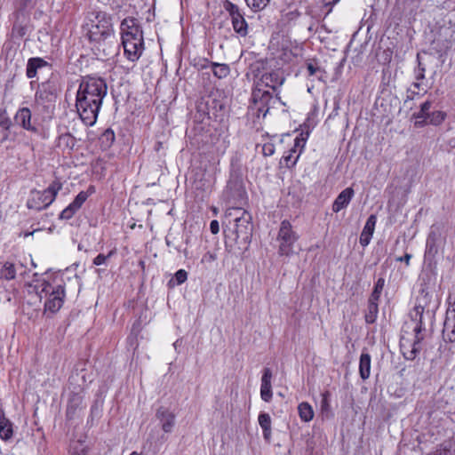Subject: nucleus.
<instances>
[{
    "instance_id": "nucleus-61",
    "label": "nucleus",
    "mask_w": 455,
    "mask_h": 455,
    "mask_svg": "<svg viewBox=\"0 0 455 455\" xmlns=\"http://www.w3.org/2000/svg\"><path fill=\"white\" fill-rule=\"evenodd\" d=\"M270 435H271V428H263V435H264V438L267 442L270 441Z\"/></svg>"
},
{
    "instance_id": "nucleus-19",
    "label": "nucleus",
    "mask_w": 455,
    "mask_h": 455,
    "mask_svg": "<svg viewBox=\"0 0 455 455\" xmlns=\"http://www.w3.org/2000/svg\"><path fill=\"white\" fill-rule=\"evenodd\" d=\"M45 67H51V64L40 57H33L28 59L26 68L27 77H36L37 75V71Z\"/></svg>"
},
{
    "instance_id": "nucleus-37",
    "label": "nucleus",
    "mask_w": 455,
    "mask_h": 455,
    "mask_svg": "<svg viewBox=\"0 0 455 455\" xmlns=\"http://www.w3.org/2000/svg\"><path fill=\"white\" fill-rule=\"evenodd\" d=\"M446 117V114L443 111H434L427 116L428 123L433 125L441 124Z\"/></svg>"
},
{
    "instance_id": "nucleus-49",
    "label": "nucleus",
    "mask_w": 455,
    "mask_h": 455,
    "mask_svg": "<svg viewBox=\"0 0 455 455\" xmlns=\"http://www.w3.org/2000/svg\"><path fill=\"white\" fill-rule=\"evenodd\" d=\"M13 435V428H0V437L4 440L8 441L12 437Z\"/></svg>"
},
{
    "instance_id": "nucleus-15",
    "label": "nucleus",
    "mask_w": 455,
    "mask_h": 455,
    "mask_svg": "<svg viewBox=\"0 0 455 455\" xmlns=\"http://www.w3.org/2000/svg\"><path fill=\"white\" fill-rule=\"evenodd\" d=\"M32 114L28 108H20L14 116L15 123L23 129L36 133L37 128L31 123Z\"/></svg>"
},
{
    "instance_id": "nucleus-60",
    "label": "nucleus",
    "mask_w": 455,
    "mask_h": 455,
    "mask_svg": "<svg viewBox=\"0 0 455 455\" xmlns=\"http://www.w3.org/2000/svg\"><path fill=\"white\" fill-rule=\"evenodd\" d=\"M447 311H452L451 316V322L455 324V301L453 304L448 308Z\"/></svg>"
},
{
    "instance_id": "nucleus-42",
    "label": "nucleus",
    "mask_w": 455,
    "mask_h": 455,
    "mask_svg": "<svg viewBox=\"0 0 455 455\" xmlns=\"http://www.w3.org/2000/svg\"><path fill=\"white\" fill-rule=\"evenodd\" d=\"M418 60V68L415 70V79L417 81H422L425 78V72L426 68L425 66L419 61V54L417 55Z\"/></svg>"
},
{
    "instance_id": "nucleus-16",
    "label": "nucleus",
    "mask_w": 455,
    "mask_h": 455,
    "mask_svg": "<svg viewBox=\"0 0 455 455\" xmlns=\"http://www.w3.org/2000/svg\"><path fill=\"white\" fill-rule=\"evenodd\" d=\"M354 196L355 191L352 188H347L342 190L332 204V211L337 213L347 208Z\"/></svg>"
},
{
    "instance_id": "nucleus-46",
    "label": "nucleus",
    "mask_w": 455,
    "mask_h": 455,
    "mask_svg": "<svg viewBox=\"0 0 455 455\" xmlns=\"http://www.w3.org/2000/svg\"><path fill=\"white\" fill-rule=\"evenodd\" d=\"M165 243L168 247H173L178 252L182 251L183 254L185 255V257L188 256V250L187 249L182 250L180 248V246L174 245L173 241L172 240L171 235H168L165 236Z\"/></svg>"
},
{
    "instance_id": "nucleus-62",
    "label": "nucleus",
    "mask_w": 455,
    "mask_h": 455,
    "mask_svg": "<svg viewBox=\"0 0 455 455\" xmlns=\"http://www.w3.org/2000/svg\"><path fill=\"white\" fill-rule=\"evenodd\" d=\"M407 99L408 100H413L414 95H419V92H416L415 91L408 90L407 91Z\"/></svg>"
},
{
    "instance_id": "nucleus-5",
    "label": "nucleus",
    "mask_w": 455,
    "mask_h": 455,
    "mask_svg": "<svg viewBox=\"0 0 455 455\" xmlns=\"http://www.w3.org/2000/svg\"><path fill=\"white\" fill-rule=\"evenodd\" d=\"M41 289L37 291L40 299L45 298L44 310L52 313L58 312L66 297L65 284L61 280L60 283L52 284L44 280L40 285Z\"/></svg>"
},
{
    "instance_id": "nucleus-24",
    "label": "nucleus",
    "mask_w": 455,
    "mask_h": 455,
    "mask_svg": "<svg viewBox=\"0 0 455 455\" xmlns=\"http://www.w3.org/2000/svg\"><path fill=\"white\" fill-rule=\"evenodd\" d=\"M76 138L69 132H67L59 136L57 146L59 148H61L63 150L67 149L68 151H71L76 146Z\"/></svg>"
},
{
    "instance_id": "nucleus-45",
    "label": "nucleus",
    "mask_w": 455,
    "mask_h": 455,
    "mask_svg": "<svg viewBox=\"0 0 455 455\" xmlns=\"http://www.w3.org/2000/svg\"><path fill=\"white\" fill-rule=\"evenodd\" d=\"M272 372L269 368H265L261 378V385L271 386Z\"/></svg>"
},
{
    "instance_id": "nucleus-41",
    "label": "nucleus",
    "mask_w": 455,
    "mask_h": 455,
    "mask_svg": "<svg viewBox=\"0 0 455 455\" xmlns=\"http://www.w3.org/2000/svg\"><path fill=\"white\" fill-rule=\"evenodd\" d=\"M114 254H116V250H111L107 255L99 254L93 259V264L95 266H100L106 264L107 260L111 258Z\"/></svg>"
},
{
    "instance_id": "nucleus-55",
    "label": "nucleus",
    "mask_w": 455,
    "mask_h": 455,
    "mask_svg": "<svg viewBox=\"0 0 455 455\" xmlns=\"http://www.w3.org/2000/svg\"><path fill=\"white\" fill-rule=\"evenodd\" d=\"M11 124V120L8 117H0V126L4 129H9Z\"/></svg>"
},
{
    "instance_id": "nucleus-32",
    "label": "nucleus",
    "mask_w": 455,
    "mask_h": 455,
    "mask_svg": "<svg viewBox=\"0 0 455 455\" xmlns=\"http://www.w3.org/2000/svg\"><path fill=\"white\" fill-rule=\"evenodd\" d=\"M295 149H290L282 157L281 163L284 164L287 168H292L298 162V159L300 156V152L294 156Z\"/></svg>"
},
{
    "instance_id": "nucleus-8",
    "label": "nucleus",
    "mask_w": 455,
    "mask_h": 455,
    "mask_svg": "<svg viewBox=\"0 0 455 455\" xmlns=\"http://www.w3.org/2000/svg\"><path fill=\"white\" fill-rule=\"evenodd\" d=\"M276 100V98L274 99L270 92L259 87L253 88L250 109L258 117L262 116L264 118Z\"/></svg>"
},
{
    "instance_id": "nucleus-30",
    "label": "nucleus",
    "mask_w": 455,
    "mask_h": 455,
    "mask_svg": "<svg viewBox=\"0 0 455 455\" xmlns=\"http://www.w3.org/2000/svg\"><path fill=\"white\" fill-rule=\"evenodd\" d=\"M300 419L305 421H310L314 417L312 407L307 403H301L298 407Z\"/></svg>"
},
{
    "instance_id": "nucleus-51",
    "label": "nucleus",
    "mask_w": 455,
    "mask_h": 455,
    "mask_svg": "<svg viewBox=\"0 0 455 455\" xmlns=\"http://www.w3.org/2000/svg\"><path fill=\"white\" fill-rule=\"evenodd\" d=\"M339 0H321L324 7H328L327 13L331 10V7L336 4Z\"/></svg>"
},
{
    "instance_id": "nucleus-21",
    "label": "nucleus",
    "mask_w": 455,
    "mask_h": 455,
    "mask_svg": "<svg viewBox=\"0 0 455 455\" xmlns=\"http://www.w3.org/2000/svg\"><path fill=\"white\" fill-rule=\"evenodd\" d=\"M76 431L73 434V438L70 440L71 450H79L82 452H85L86 446L84 444L86 439V435L83 433L84 428H75Z\"/></svg>"
},
{
    "instance_id": "nucleus-9",
    "label": "nucleus",
    "mask_w": 455,
    "mask_h": 455,
    "mask_svg": "<svg viewBox=\"0 0 455 455\" xmlns=\"http://www.w3.org/2000/svg\"><path fill=\"white\" fill-rule=\"evenodd\" d=\"M298 239L299 235L293 230L291 222L287 220H283L277 235L279 255L286 257L292 255L295 252L294 244Z\"/></svg>"
},
{
    "instance_id": "nucleus-43",
    "label": "nucleus",
    "mask_w": 455,
    "mask_h": 455,
    "mask_svg": "<svg viewBox=\"0 0 455 455\" xmlns=\"http://www.w3.org/2000/svg\"><path fill=\"white\" fill-rule=\"evenodd\" d=\"M260 395L262 400L265 402H269L272 398V390L271 386H260Z\"/></svg>"
},
{
    "instance_id": "nucleus-36",
    "label": "nucleus",
    "mask_w": 455,
    "mask_h": 455,
    "mask_svg": "<svg viewBox=\"0 0 455 455\" xmlns=\"http://www.w3.org/2000/svg\"><path fill=\"white\" fill-rule=\"evenodd\" d=\"M455 451L452 450L451 443H443L436 450L428 455H454Z\"/></svg>"
},
{
    "instance_id": "nucleus-6",
    "label": "nucleus",
    "mask_w": 455,
    "mask_h": 455,
    "mask_svg": "<svg viewBox=\"0 0 455 455\" xmlns=\"http://www.w3.org/2000/svg\"><path fill=\"white\" fill-rule=\"evenodd\" d=\"M61 188L62 184L59 180H54L43 191L31 190L27 201V207L38 212L46 209L54 202Z\"/></svg>"
},
{
    "instance_id": "nucleus-31",
    "label": "nucleus",
    "mask_w": 455,
    "mask_h": 455,
    "mask_svg": "<svg viewBox=\"0 0 455 455\" xmlns=\"http://www.w3.org/2000/svg\"><path fill=\"white\" fill-rule=\"evenodd\" d=\"M94 192V187L90 186L87 189V191H81L78 193V195L75 197L72 204L74 206H76L78 210L82 207L84 203L87 200L89 196H91Z\"/></svg>"
},
{
    "instance_id": "nucleus-13",
    "label": "nucleus",
    "mask_w": 455,
    "mask_h": 455,
    "mask_svg": "<svg viewBox=\"0 0 455 455\" xmlns=\"http://www.w3.org/2000/svg\"><path fill=\"white\" fill-rule=\"evenodd\" d=\"M85 405L84 404V395L82 388L78 387L76 391H72L68 395L67 403V418L74 419L82 415Z\"/></svg>"
},
{
    "instance_id": "nucleus-11",
    "label": "nucleus",
    "mask_w": 455,
    "mask_h": 455,
    "mask_svg": "<svg viewBox=\"0 0 455 455\" xmlns=\"http://www.w3.org/2000/svg\"><path fill=\"white\" fill-rule=\"evenodd\" d=\"M285 78L282 71L279 69L271 70L264 72V75L259 80H254L253 88H271L273 92L275 93L276 100L284 106L285 103L281 100L279 96V88L283 84Z\"/></svg>"
},
{
    "instance_id": "nucleus-56",
    "label": "nucleus",
    "mask_w": 455,
    "mask_h": 455,
    "mask_svg": "<svg viewBox=\"0 0 455 455\" xmlns=\"http://www.w3.org/2000/svg\"><path fill=\"white\" fill-rule=\"evenodd\" d=\"M412 118H414L415 120H417V119H427V115L425 114V113H422L421 109H419V112L413 113Z\"/></svg>"
},
{
    "instance_id": "nucleus-3",
    "label": "nucleus",
    "mask_w": 455,
    "mask_h": 455,
    "mask_svg": "<svg viewBox=\"0 0 455 455\" xmlns=\"http://www.w3.org/2000/svg\"><path fill=\"white\" fill-rule=\"evenodd\" d=\"M120 36L126 59L137 61L145 50L143 29L139 20L134 17L124 18L120 23Z\"/></svg>"
},
{
    "instance_id": "nucleus-14",
    "label": "nucleus",
    "mask_w": 455,
    "mask_h": 455,
    "mask_svg": "<svg viewBox=\"0 0 455 455\" xmlns=\"http://www.w3.org/2000/svg\"><path fill=\"white\" fill-rule=\"evenodd\" d=\"M57 98V89L52 81L48 80L37 85L35 93V102L38 105L52 103Z\"/></svg>"
},
{
    "instance_id": "nucleus-7",
    "label": "nucleus",
    "mask_w": 455,
    "mask_h": 455,
    "mask_svg": "<svg viewBox=\"0 0 455 455\" xmlns=\"http://www.w3.org/2000/svg\"><path fill=\"white\" fill-rule=\"evenodd\" d=\"M435 315L434 308H430V305H422L416 302L413 309L410 312V317L414 323L413 332L414 339L423 340L426 331L427 319L432 323Z\"/></svg>"
},
{
    "instance_id": "nucleus-38",
    "label": "nucleus",
    "mask_w": 455,
    "mask_h": 455,
    "mask_svg": "<svg viewBox=\"0 0 455 455\" xmlns=\"http://www.w3.org/2000/svg\"><path fill=\"white\" fill-rule=\"evenodd\" d=\"M247 6L253 12L263 10L270 0H244Z\"/></svg>"
},
{
    "instance_id": "nucleus-64",
    "label": "nucleus",
    "mask_w": 455,
    "mask_h": 455,
    "mask_svg": "<svg viewBox=\"0 0 455 455\" xmlns=\"http://www.w3.org/2000/svg\"><path fill=\"white\" fill-rule=\"evenodd\" d=\"M129 455H140V454H139L138 452H136V451H133V452H132V453H131V454H129Z\"/></svg>"
},
{
    "instance_id": "nucleus-58",
    "label": "nucleus",
    "mask_w": 455,
    "mask_h": 455,
    "mask_svg": "<svg viewBox=\"0 0 455 455\" xmlns=\"http://www.w3.org/2000/svg\"><path fill=\"white\" fill-rule=\"evenodd\" d=\"M428 123V119H417L415 120V126L423 127Z\"/></svg>"
},
{
    "instance_id": "nucleus-12",
    "label": "nucleus",
    "mask_w": 455,
    "mask_h": 455,
    "mask_svg": "<svg viewBox=\"0 0 455 455\" xmlns=\"http://www.w3.org/2000/svg\"><path fill=\"white\" fill-rule=\"evenodd\" d=\"M223 8L231 19L235 32L242 37L246 36L248 35V23L244 19V13L238 5L229 0H225L223 2Z\"/></svg>"
},
{
    "instance_id": "nucleus-27",
    "label": "nucleus",
    "mask_w": 455,
    "mask_h": 455,
    "mask_svg": "<svg viewBox=\"0 0 455 455\" xmlns=\"http://www.w3.org/2000/svg\"><path fill=\"white\" fill-rule=\"evenodd\" d=\"M16 277V269L14 264L11 262H4L0 269V279L11 281Z\"/></svg>"
},
{
    "instance_id": "nucleus-44",
    "label": "nucleus",
    "mask_w": 455,
    "mask_h": 455,
    "mask_svg": "<svg viewBox=\"0 0 455 455\" xmlns=\"http://www.w3.org/2000/svg\"><path fill=\"white\" fill-rule=\"evenodd\" d=\"M174 278H175V281H176V284L177 285H180L182 284L183 283L186 282V280L188 279V273L186 270L184 269H179L175 275H174Z\"/></svg>"
},
{
    "instance_id": "nucleus-57",
    "label": "nucleus",
    "mask_w": 455,
    "mask_h": 455,
    "mask_svg": "<svg viewBox=\"0 0 455 455\" xmlns=\"http://www.w3.org/2000/svg\"><path fill=\"white\" fill-rule=\"evenodd\" d=\"M411 259V255L409 253H405L403 257L397 258L396 260L403 261L408 266L410 264Z\"/></svg>"
},
{
    "instance_id": "nucleus-2",
    "label": "nucleus",
    "mask_w": 455,
    "mask_h": 455,
    "mask_svg": "<svg viewBox=\"0 0 455 455\" xmlns=\"http://www.w3.org/2000/svg\"><path fill=\"white\" fill-rule=\"evenodd\" d=\"M86 27V36L95 54L99 58L113 55L116 36L112 15L102 11L93 12Z\"/></svg>"
},
{
    "instance_id": "nucleus-23",
    "label": "nucleus",
    "mask_w": 455,
    "mask_h": 455,
    "mask_svg": "<svg viewBox=\"0 0 455 455\" xmlns=\"http://www.w3.org/2000/svg\"><path fill=\"white\" fill-rule=\"evenodd\" d=\"M371 362L370 354L363 352L359 361V374L363 380L367 379L371 375Z\"/></svg>"
},
{
    "instance_id": "nucleus-59",
    "label": "nucleus",
    "mask_w": 455,
    "mask_h": 455,
    "mask_svg": "<svg viewBox=\"0 0 455 455\" xmlns=\"http://www.w3.org/2000/svg\"><path fill=\"white\" fill-rule=\"evenodd\" d=\"M423 85H424V84H423V83H422L421 81H417V80H416V82H414V83L412 84V86H413L414 88L419 89V90H420V89H421V90H423V91H424V92H427V90L424 88V86H423Z\"/></svg>"
},
{
    "instance_id": "nucleus-33",
    "label": "nucleus",
    "mask_w": 455,
    "mask_h": 455,
    "mask_svg": "<svg viewBox=\"0 0 455 455\" xmlns=\"http://www.w3.org/2000/svg\"><path fill=\"white\" fill-rule=\"evenodd\" d=\"M103 400L101 398L95 399L91 408V423L94 424L95 419H100L102 414Z\"/></svg>"
},
{
    "instance_id": "nucleus-26",
    "label": "nucleus",
    "mask_w": 455,
    "mask_h": 455,
    "mask_svg": "<svg viewBox=\"0 0 455 455\" xmlns=\"http://www.w3.org/2000/svg\"><path fill=\"white\" fill-rule=\"evenodd\" d=\"M210 67L212 69L213 75L219 79L226 78L230 73V68L228 64L210 62Z\"/></svg>"
},
{
    "instance_id": "nucleus-39",
    "label": "nucleus",
    "mask_w": 455,
    "mask_h": 455,
    "mask_svg": "<svg viewBox=\"0 0 455 455\" xmlns=\"http://www.w3.org/2000/svg\"><path fill=\"white\" fill-rule=\"evenodd\" d=\"M309 137V132H301L299 134V136L296 137L295 140H294V145H293V148L291 149H295V152H297V149L299 148V152L301 153L305 145H306V142L307 140Z\"/></svg>"
},
{
    "instance_id": "nucleus-34",
    "label": "nucleus",
    "mask_w": 455,
    "mask_h": 455,
    "mask_svg": "<svg viewBox=\"0 0 455 455\" xmlns=\"http://www.w3.org/2000/svg\"><path fill=\"white\" fill-rule=\"evenodd\" d=\"M384 286H385V278L379 277L377 282L374 284L373 291H372L369 299H371V301H379Z\"/></svg>"
},
{
    "instance_id": "nucleus-28",
    "label": "nucleus",
    "mask_w": 455,
    "mask_h": 455,
    "mask_svg": "<svg viewBox=\"0 0 455 455\" xmlns=\"http://www.w3.org/2000/svg\"><path fill=\"white\" fill-rule=\"evenodd\" d=\"M250 71L252 74L254 80H259V78L264 75V72H267V61L259 60L253 62L250 66Z\"/></svg>"
},
{
    "instance_id": "nucleus-54",
    "label": "nucleus",
    "mask_w": 455,
    "mask_h": 455,
    "mask_svg": "<svg viewBox=\"0 0 455 455\" xmlns=\"http://www.w3.org/2000/svg\"><path fill=\"white\" fill-rule=\"evenodd\" d=\"M0 427H11L9 420L4 417V413L0 410Z\"/></svg>"
},
{
    "instance_id": "nucleus-35",
    "label": "nucleus",
    "mask_w": 455,
    "mask_h": 455,
    "mask_svg": "<svg viewBox=\"0 0 455 455\" xmlns=\"http://www.w3.org/2000/svg\"><path fill=\"white\" fill-rule=\"evenodd\" d=\"M421 341L422 340H418L417 339H413L411 349L409 350L408 352L403 353L405 359L413 360L416 358V356L421 350Z\"/></svg>"
},
{
    "instance_id": "nucleus-4",
    "label": "nucleus",
    "mask_w": 455,
    "mask_h": 455,
    "mask_svg": "<svg viewBox=\"0 0 455 455\" xmlns=\"http://www.w3.org/2000/svg\"><path fill=\"white\" fill-rule=\"evenodd\" d=\"M228 215L235 216V243L242 251L248 250L251 241L253 226L251 223V216L246 211L241 208L230 209Z\"/></svg>"
},
{
    "instance_id": "nucleus-29",
    "label": "nucleus",
    "mask_w": 455,
    "mask_h": 455,
    "mask_svg": "<svg viewBox=\"0 0 455 455\" xmlns=\"http://www.w3.org/2000/svg\"><path fill=\"white\" fill-rule=\"evenodd\" d=\"M115 139H116V136H115L114 131L110 128H108L103 132V133L100 135L99 140H100L101 148H103L104 149H107V148H109L113 145Z\"/></svg>"
},
{
    "instance_id": "nucleus-20",
    "label": "nucleus",
    "mask_w": 455,
    "mask_h": 455,
    "mask_svg": "<svg viewBox=\"0 0 455 455\" xmlns=\"http://www.w3.org/2000/svg\"><path fill=\"white\" fill-rule=\"evenodd\" d=\"M439 235L436 232L431 231L427 238L425 258L431 260L438 253L437 242Z\"/></svg>"
},
{
    "instance_id": "nucleus-50",
    "label": "nucleus",
    "mask_w": 455,
    "mask_h": 455,
    "mask_svg": "<svg viewBox=\"0 0 455 455\" xmlns=\"http://www.w3.org/2000/svg\"><path fill=\"white\" fill-rule=\"evenodd\" d=\"M210 230H211V232L213 235H216V234L219 233V231H220V225H219L218 220H213L211 221V223H210Z\"/></svg>"
},
{
    "instance_id": "nucleus-17",
    "label": "nucleus",
    "mask_w": 455,
    "mask_h": 455,
    "mask_svg": "<svg viewBox=\"0 0 455 455\" xmlns=\"http://www.w3.org/2000/svg\"><path fill=\"white\" fill-rule=\"evenodd\" d=\"M376 222L377 217L374 214L370 215L369 218L367 219L363 229L360 235V244L363 247H365L370 243V241L375 230Z\"/></svg>"
},
{
    "instance_id": "nucleus-53",
    "label": "nucleus",
    "mask_w": 455,
    "mask_h": 455,
    "mask_svg": "<svg viewBox=\"0 0 455 455\" xmlns=\"http://www.w3.org/2000/svg\"><path fill=\"white\" fill-rule=\"evenodd\" d=\"M216 259V257L214 254L211 253V252H206L204 256H203V259H202V261L203 262H212Z\"/></svg>"
},
{
    "instance_id": "nucleus-22",
    "label": "nucleus",
    "mask_w": 455,
    "mask_h": 455,
    "mask_svg": "<svg viewBox=\"0 0 455 455\" xmlns=\"http://www.w3.org/2000/svg\"><path fill=\"white\" fill-rule=\"evenodd\" d=\"M156 417L160 421L161 427H172L174 424L175 416L168 408L160 407Z\"/></svg>"
},
{
    "instance_id": "nucleus-40",
    "label": "nucleus",
    "mask_w": 455,
    "mask_h": 455,
    "mask_svg": "<svg viewBox=\"0 0 455 455\" xmlns=\"http://www.w3.org/2000/svg\"><path fill=\"white\" fill-rule=\"evenodd\" d=\"M78 211V209L70 203L59 215L60 220H70Z\"/></svg>"
},
{
    "instance_id": "nucleus-10",
    "label": "nucleus",
    "mask_w": 455,
    "mask_h": 455,
    "mask_svg": "<svg viewBox=\"0 0 455 455\" xmlns=\"http://www.w3.org/2000/svg\"><path fill=\"white\" fill-rule=\"evenodd\" d=\"M435 284L436 274L432 271L422 272L419 277V295L416 298V302L430 305Z\"/></svg>"
},
{
    "instance_id": "nucleus-25",
    "label": "nucleus",
    "mask_w": 455,
    "mask_h": 455,
    "mask_svg": "<svg viewBox=\"0 0 455 455\" xmlns=\"http://www.w3.org/2000/svg\"><path fill=\"white\" fill-rule=\"evenodd\" d=\"M379 314V305L378 301H371V299L368 300L367 310L364 315V319L367 323H374L377 320Z\"/></svg>"
},
{
    "instance_id": "nucleus-18",
    "label": "nucleus",
    "mask_w": 455,
    "mask_h": 455,
    "mask_svg": "<svg viewBox=\"0 0 455 455\" xmlns=\"http://www.w3.org/2000/svg\"><path fill=\"white\" fill-rule=\"evenodd\" d=\"M306 68L309 76H315L318 81L326 83L327 72L321 67L318 60L315 59L307 60Z\"/></svg>"
},
{
    "instance_id": "nucleus-47",
    "label": "nucleus",
    "mask_w": 455,
    "mask_h": 455,
    "mask_svg": "<svg viewBox=\"0 0 455 455\" xmlns=\"http://www.w3.org/2000/svg\"><path fill=\"white\" fill-rule=\"evenodd\" d=\"M258 419L260 427H269L271 423V418L267 413H260Z\"/></svg>"
},
{
    "instance_id": "nucleus-63",
    "label": "nucleus",
    "mask_w": 455,
    "mask_h": 455,
    "mask_svg": "<svg viewBox=\"0 0 455 455\" xmlns=\"http://www.w3.org/2000/svg\"><path fill=\"white\" fill-rule=\"evenodd\" d=\"M71 455H84V452H82L79 450H72Z\"/></svg>"
},
{
    "instance_id": "nucleus-1",
    "label": "nucleus",
    "mask_w": 455,
    "mask_h": 455,
    "mask_svg": "<svg viewBox=\"0 0 455 455\" xmlns=\"http://www.w3.org/2000/svg\"><path fill=\"white\" fill-rule=\"evenodd\" d=\"M108 85L105 79L98 76H84L76 97V108L82 122L92 126L98 118Z\"/></svg>"
},
{
    "instance_id": "nucleus-48",
    "label": "nucleus",
    "mask_w": 455,
    "mask_h": 455,
    "mask_svg": "<svg viewBox=\"0 0 455 455\" xmlns=\"http://www.w3.org/2000/svg\"><path fill=\"white\" fill-rule=\"evenodd\" d=\"M262 153L265 156H271L275 153V146L272 143H265L262 147Z\"/></svg>"
},
{
    "instance_id": "nucleus-52",
    "label": "nucleus",
    "mask_w": 455,
    "mask_h": 455,
    "mask_svg": "<svg viewBox=\"0 0 455 455\" xmlns=\"http://www.w3.org/2000/svg\"><path fill=\"white\" fill-rule=\"evenodd\" d=\"M431 106H432V101H430V100L425 101L420 106L421 112L427 114L428 116L430 114L429 109H430Z\"/></svg>"
}]
</instances>
